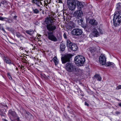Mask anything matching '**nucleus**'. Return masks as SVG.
<instances>
[{
    "label": "nucleus",
    "mask_w": 121,
    "mask_h": 121,
    "mask_svg": "<svg viewBox=\"0 0 121 121\" xmlns=\"http://www.w3.org/2000/svg\"><path fill=\"white\" fill-rule=\"evenodd\" d=\"M118 11L115 13L113 18L114 25L116 27L121 25V12Z\"/></svg>",
    "instance_id": "f257e3e1"
},
{
    "label": "nucleus",
    "mask_w": 121,
    "mask_h": 121,
    "mask_svg": "<svg viewBox=\"0 0 121 121\" xmlns=\"http://www.w3.org/2000/svg\"><path fill=\"white\" fill-rule=\"evenodd\" d=\"M65 69L67 71L71 72H78L81 70L73 64L69 62H68L66 64Z\"/></svg>",
    "instance_id": "f03ea898"
},
{
    "label": "nucleus",
    "mask_w": 121,
    "mask_h": 121,
    "mask_svg": "<svg viewBox=\"0 0 121 121\" xmlns=\"http://www.w3.org/2000/svg\"><path fill=\"white\" fill-rule=\"evenodd\" d=\"M103 31L102 29L98 27L94 28L92 30L91 34L94 37L99 36L100 34H102Z\"/></svg>",
    "instance_id": "7ed1b4c3"
},
{
    "label": "nucleus",
    "mask_w": 121,
    "mask_h": 121,
    "mask_svg": "<svg viewBox=\"0 0 121 121\" xmlns=\"http://www.w3.org/2000/svg\"><path fill=\"white\" fill-rule=\"evenodd\" d=\"M76 1L74 0H68L67 4L69 9L73 10L75 9Z\"/></svg>",
    "instance_id": "20e7f679"
},
{
    "label": "nucleus",
    "mask_w": 121,
    "mask_h": 121,
    "mask_svg": "<svg viewBox=\"0 0 121 121\" xmlns=\"http://www.w3.org/2000/svg\"><path fill=\"white\" fill-rule=\"evenodd\" d=\"M82 30L79 28H76L73 29L71 32L72 34L76 36H78L82 35Z\"/></svg>",
    "instance_id": "39448f33"
},
{
    "label": "nucleus",
    "mask_w": 121,
    "mask_h": 121,
    "mask_svg": "<svg viewBox=\"0 0 121 121\" xmlns=\"http://www.w3.org/2000/svg\"><path fill=\"white\" fill-rule=\"evenodd\" d=\"M48 38L49 39L52 41L56 42L57 41L56 37L53 34L52 32H48Z\"/></svg>",
    "instance_id": "423d86ee"
},
{
    "label": "nucleus",
    "mask_w": 121,
    "mask_h": 121,
    "mask_svg": "<svg viewBox=\"0 0 121 121\" xmlns=\"http://www.w3.org/2000/svg\"><path fill=\"white\" fill-rule=\"evenodd\" d=\"M83 13L82 11L80 9L77 10L75 11L73 14V15L75 17L79 18L81 17L82 16Z\"/></svg>",
    "instance_id": "0eeeda50"
},
{
    "label": "nucleus",
    "mask_w": 121,
    "mask_h": 121,
    "mask_svg": "<svg viewBox=\"0 0 121 121\" xmlns=\"http://www.w3.org/2000/svg\"><path fill=\"white\" fill-rule=\"evenodd\" d=\"M73 56L70 54L65 55L61 57V60H70V59Z\"/></svg>",
    "instance_id": "6e6552de"
},
{
    "label": "nucleus",
    "mask_w": 121,
    "mask_h": 121,
    "mask_svg": "<svg viewBox=\"0 0 121 121\" xmlns=\"http://www.w3.org/2000/svg\"><path fill=\"white\" fill-rule=\"evenodd\" d=\"M46 27L47 29L49 31H54L56 28V26L52 23L50 24L47 25Z\"/></svg>",
    "instance_id": "1a4fd4ad"
},
{
    "label": "nucleus",
    "mask_w": 121,
    "mask_h": 121,
    "mask_svg": "<svg viewBox=\"0 0 121 121\" xmlns=\"http://www.w3.org/2000/svg\"><path fill=\"white\" fill-rule=\"evenodd\" d=\"M102 65H104L106 66H110L113 65L114 63L109 61L106 62V61H98Z\"/></svg>",
    "instance_id": "9d476101"
},
{
    "label": "nucleus",
    "mask_w": 121,
    "mask_h": 121,
    "mask_svg": "<svg viewBox=\"0 0 121 121\" xmlns=\"http://www.w3.org/2000/svg\"><path fill=\"white\" fill-rule=\"evenodd\" d=\"M85 60L84 57L82 55L76 56L74 58V60Z\"/></svg>",
    "instance_id": "9b49d317"
},
{
    "label": "nucleus",
    "mask_w": 121,
    "mask_h": 121,
    "mask_svg": "<svg viewBox=\"0 0 121 121\" xmlns=\"http://www.w3.org/2000/svg\"><path fill=\"white\" fill-rule=\"evenodd\" d=\"M76 3L78 9H80L81 10L83 7L84 4L83 3L77 1H76Z\"/></svg>",
    "instance_id": "f8f14e48"
},
{
    "label": "nucleus",
    "mask_w": 121,
    "mask_h": 121,
    "mask_svg": "<svg viewBox=\"0 0 121 121\" xmlns=\"http://www.w3.org/2000/svg\"><path fill=\"white\" fill-rule=\"evenodd\" d=\"M53 22V20L50 18H46L45 20V22L47 25L50 24L52 23Z\"/></svg>",
    "instance_id": "ddd939ff"
},
{
    "label": "nucleus",
    "mask_w": 121,
    "mask_h": 121,
    "mask_svg": "<svg viewBox=\"0 0 121 121\" xmlns=\"http://www.w3.org/2000/svg\"><path fill=\"white\" fill-rule=\"evenodd\" d=\"M78 47L76 44H72L69 48L71 49L73 51H76L78 49Z\"/></svg>",
    "instance_id": "4468645a"
},
{
    "label": "nucleus",
    "mask_w": 121,
    "mask_h": 121,
    "mask_svg": "<svg viewBox=\"0 0 121 121\" xmlns=\"http://www.w3.org/2000/svg\"><path fill=\"white\" fill-rule=\"evenodd\" d=\"M89 23L92 25H96L98 24L96 20L93 19H90Z\"/></svg>",
    "instance_id": "2eb2a0df"
},
{
    "label": "nucleus",
    "mask_w": 121,
    "mask_h": 121,
    "mask_svg": "<svg viewBox=\"0 0 121 121\" xmlns=\"http://www.w3.org/2000/svg\"><path fill=\"white\" fill-rule=\"evenodd\" d=\"M0 20L2 21H5L8 22L10 23L12 22V20L9 19L5 17H3L0 16Z\"/></svg>",
    "instance_id": "dca6fc26"
},
{
    "label": "nucleus",
    "mask_w": 121,
    "mask_h": 121,
    "mask_svg": "<svg viewBox=\"0 0 121 121\" xmlns=\"http://www.w3.org/2000/svg\"><path fill=\"white\" fill-rule=\"evenodd\" d=\"M85 61H75V63L77 66H83Z\"/></svg>",
    "instance_id": "f3484780"
},
{
    "label": "nucleus",
    "mask_w": 121,
    "mask_h": 121,
    "mask_svg": "<svg viewBox=\"0 0 121 121\" xmlns=\"http://www.w3.org/2000/svg\"><path fill=\"white\" fill-rule=\"evenodd\" d=\"M33 3L39 6L40 5H42V3L40 1V0H32Z\"/></svg>",
    "instance_id": "a211bd4d"
},
{
    "label": "nucleus",
    "mask_w": 121,
    "mask_h": 121,
    "mask_svg": "<svg viewBox=\"0 0 121 121\" xmlns=\"http://www.w3.org/2000/svg\"><path fill=\"white\" fill-rule=\"evenodd\" d=\"M99 60H106V57L104 54H102L100 56Z\"/></svg>",
    "instance_id": "6ab92c4d"
},
{
    "label": "nucleus",
    "mask_w": 121,
    "mask_h": 121,
    "mask_svg": "<svg viewBox=\"0 0 121 121\" xmlns=\"http://www.w3.org/2000/svg\"><path fill=\"white\" fill-rule=\"evenodd\" d=\"M78 23H79V24L81 25L82 27H86V25L84 24V23L83 22V19L82 18L79 20H78Z\"/></svg>",
    "instance_id": "aec40b11"
},
{
    "label": "nucleus",
    "mask_w": 121,
    "mask_h": 121,
    "mask_svg": "<svg viewBox=\"0 0 121 121\" xmlns=\"http://www.w3.org/2000/svg\"><path fill=\"white\" fill-rule=\"evenodd\" d=\"M94 77L97 80V81H101L102 79V78L99 75H95Z\"/></svg>",
    "instance_id": "412c9836"
},
{
    "label": "nucleus",
    "mask_w": 121,
    "mask_h": 121,
    "mask_svg": "<svg viewBox=\"0 0 121 121\" xmlns=\"http://www.w3.org/2000/svg\"><path fill=\"white\" fill-rule=\"evenodd\" d=\"M32 9L34 13L36 14H38L39 12V10L37 9H35L33 7H32Z\"/></svg>",
    "instance_id": "4be33fe9"
},
{
    "label": "nucleus",
    "mask_w": 121,
    "mask_h": 121,
    "mask_svg": "<svg viewBox=\"0 0 121 121\" xmlns=\"http://www.w3.org/2000/svg\"><path fill=\"white\" fill-rule=\"evenodd\" d=\"M9 115L13 116H15L16 115V113L14 111H12L11 110H9Z\"/></svg>",
    "instance_id": "5701e85b"
},
{
    "label": "nucleus",
    "mask_w": 121,
    "mask_h": 121,
    "mask_svg": "<svg viewBox=\"0 0 121 121\" xmlns=\"http://www.w3.org/2000/svg\"><path fill=\"white\" fill-rule=\"evenodd\" d=\"M60 48L61 51H63L65 50V46L64 44H61L60 45Z\"/></svg>",
    "instance_id": "b1692460"
},
{
    "label": "nucleus",
    "mask_w": 121,
    "mask_h": 121,
    "mask_svg": "<svg viewBox=\"0 0 121 121\" xmlns=\"http://www.w3.org/2000/svg\"><path fill=\"white\" fill-rule=\"evenodd\" d=\"M71 42L69 40H67V47L69 48L72 45Z\"/></svg>",
    "instance_id": "393cba45"
},
{
    "label": "nucleus",
    "mask_w": 121,
    "mask_h": 121,
    "mask_svg": "<svg viewBox=\"0 0 121 121\" xmlns=\"http://www.w3.org/2000/svg\"><path fill=\"white\" fill-rule=\"evenodd\" d=\"M26 32L27 34L30 35H32V34L34 33V32L33 30H26Z\"/></svg>",
    "instance_id": "a878e982"
},
{
    "label": "nucleus",
    "mask_w": 121,
    "mask_h": 121,
    "mask_svg": "<svg viewBox=\"0 0 121 121\" xmlns=\"http://www.w3.org/2000/svg\"><path fill=\"white\" fill-rule=\"evenodd\" d=\"M116 8L118 10H121V3H119L117 4Z\"/></svg>",
    "instance_id": "bb28decb"
},
{
    "label": "nucleus",
    "mask_w": 121,
    "mask_h": 121,
    "mask_svg": "<svg viewBox=\"0 0 121 121\" xmlns=\"http://www.w3.org/2000/svg\"><path fill=\"white\" fill-rule=\"evenodd\" d=\"M20 111L21 114H23L24 113L25 114V113H26V114H27L28 115H29L30 114V113L29 112H27L25 110H24L23 109H22V110L21 109Z\"/></svg>",
    "instance_id": "cd10ccee"
},
{
    "label": "nucleus",
    "mask_w": 121,
    "mask_h": 121,
    "mask_svg": "<svg viewBox=\"0 0 121 121\" xmlns=\"http://www.w3.org/2000/svg\"><path fill=\"white\" fill-rule=\"evenodd\" d=\"M69 25L70 27V29L71 28L74 27V26L75 25L73 23L71 22L70 23Z\"/></svg>",
    "instance_id": "c85d7f7f"
},
{
    "label": "nucleus",
    "mask_w": 121,
    "mask_h": 121,
    "mask_svg": "<svg viewBox=\"0 0 121 121\" xmlns=\"http://www.w3.org/2000/svg\"><path fill=\"white\" fill-rule=\"evenodd\" d=\"M88 50L91 53L94 52L95 51L94 50L93 48H89L88 49Z\"/></svg>",
    "instance_id": "c756f323"
},
{
    "label": "nucleus",
    "mask_w": 121,
    "mask_h": 121,
    "mask_svg": "<svg viewBox=\"0 0 121 121\" xmlns=\"http://www.w3.org/2000/svg\"><path fill=\"white\" fill-rule=\"evenodd\" d=\"M1 3L2 4H3L4 5H6L8 4L7 2L5 0L2 1Z\"/></svg>",
    "instance_id": "7c9ffc66"
},
{
    "label": "nucleus",
    "mask_w": 121,
    "mask_h": 121,
    "mask_svg": "<svg viewBox=\"0 0 121 121\" xmlns=\"http://www.w3.org/2000/svg\"><path fill=\"white\" fill-rule=\"evenodd\" d=\"M7 75L8 77L9 78V79L10 80H11L12 79V78L10 74V73H7Z\"/></svg>",
    "instance_id": "2f4dec72"
},
{
    "label": "nucleus",
    "mask_w": 121,
    "mask_h": 121,
    "mask_svg": "<svg viewBox=\"0 0 121 121\" xmlns=\"http://www.w3.org/2000/svg\"><path fill=\"white\" fill-rule=\"evenodd\" d=\"M0 29L4 31V32L5 31L4 28L0 24Z\"/></svg>",
    "instance_id": "473e14b6"
},
{
    "label": "nucleus",
    "mask_w": 121,
    "mask_h": 121,
    "mask_svg": "<svg viewBox=\"0 0 121 121\" xmlns=\"http://www.w3.org/2000/svg\"><path fill=\"white\" fill-rule=\"evenodd\" d=\"M116 89L119 90L121 89V85H120L116 87Z\"/></svg>",
    "instance_id": "72a5a7b5"
},
{
    "label": "nucleus",
    "mask_w": 121,
    "mask_h": 121,
    "mask_svg": "<svg viewBox=\"0 0 121 121\" xmlns=\"http://www.w3.org/2000/svg\"><path fill=\"white\" fill-rule=\"evenodd\" d=\"M5 61L7 63L9 64V65L13 64V63L11 62V61Z\"/></svg>",
    "instance_id": "f704fd0d"
},
{
    "label": "nucleus",
    "mask_w": 121,
    "mask_h": 121,
    "mask_svg": "<svg viewBox=\"0 0 121 121\" xmlns=\"http://www.w3.org/2000/svg\"><path fill=\"white\" fill-rule=\"evenodd\" d=\"M55 65H56L58 63V61H53Z\"/></svg>",
    "instance_id": "c9c22d12"
},
{
    "label": "nucleus",
    "mask_w": 121,
    "mask_h": 121,
    "mask_svg": "<svg viewBox=\"0 0 121 121\" xmlns=\"http://www.w3.org/2000/svg\"><path fill=\"white\" fill-rule=\"evenodd\" d=\"M57 60V58L55 56L52 59V60Z\"/></svg>",
    "instance_id": "e433bc0d"
},
{
    "label": "nucleus",
    "mask_w": 121,
    "mask_h": 121,
    "mask_svg": "<svg viewBox=\"0 0 121 121\" xmlns=\"http://www.w3.org/2000/svg\"><path fill=\"white\" fill-rule=\"evenodd\" d=\"M16 36L18 37H19L21 36V35L19 33H17L16 34Z\"/></svg>",
    "instance_id": "4c0bfd02"
},
{
    "label": "nucleus",
    "mask_w": 121,
    "mask_h": 121,
    "mask_svg": "<svg viewBox=\"0 0 121 121\" xmlns=\"http://www.w3.org/2000/svg\"><path fill=\"white\" fill-rule=\"evenodd\" d=\"M57 2L59 3H61L62 1L61 0H57Z\"/></svg>",
    "instance_id": "58836bf2"
},
{
    "label": "nucleus",
    "mask_w": 121,
    "mask_h": 121,
    "mask_svg": "<svg viewBox=\"0 0 121 121\" xmlns=\"http://www.w3.org/2000/svg\"><path fill=\"white\" fill-rule=\"evenodd\" d=\"M63 36L65 39L66 38V35L65 33L64 34Z\"/></svg>",
    "instance_id": "ea45409f"
},
{
    "label": "nucleus",
    "mask_w": 121,
    "mask_h": 121,
    "mask_svg": "<svg viewBox=\"0 0 121 121\" xmlns=\"http://www.w3.org/2000/svg\"><path fill=\"white\" fill-rule=\"evenodd\" d=\"M85 105H87V106H88V104L86 102H85Z\"/></svg>",
    "instance_id": "a19ab883"
},
{
    "label": "nucleus",
    "mask_w": 121,
    "mask_h": 121,
    "mask_svg": "<svg viewBox=\"0 0 121 121\" xmlns=\"http://www.w3.org/2000/svg\"><path fill=\"white\" fill-rule=\"evenodd\" d=\"M67 61H62V63L63 64H64L66 63Z\"/></svg>",
    "instance_id": "79ce46f5"
},
{
    "label": "nucleus",
    "mask_w": 121,
    "mask_h": 121,
    "mask_svg": "<svg viewBox=\"0 0 121 121\" xmlns=\"http://www.w3.org/2000/svg\"><path fill=\"white\" fill-rule=\"evenodd\" d=\"M20 49L21 50H23V48L22 47H20Z\"/></svg>",
    "instance_id": "37998d69"
},
{
    "label": "nucleus",
    "mask_w": 121,
    "mask_h": 121,
    "mask_svg": "<svg viewBox=\"0 0 121 121\" xmlns=\"http://www.w3.org/2000/svg\"><path fill=\"white\" fill-rule=\"evenodd\" d=\"M118 105L119 106H120L121 107V103H119L118 104Z\"/></svg>",
    "instance_id": "c03bdc74"
},
{
    "label": "nucleus",
    "mask_w": 121,
    "mask_h": 121,
    "mask_svg": "<svg viewBox=\"0 0 121 121\" xmlns=\"http://www.w3.org/2000/svg\"><path fill=\"white\" fill-rule=\"evenodd\" d=\"M116 113L117 114H119L120 113V112H118V111H117L116 112Z\"/></svg>",
    "instance_id": "a18cd8bd"
},
{
    "label": "nucleus",
    "mask_w": 121,
    "mask_h": 121,
    "mask_svg": "<svg viewBox=\"0 0 121 121\" xmlns=\"http://www.w3.org/2000/svg\"><path fill=\"white\" fill-rule=\"evenodd\" d=\"M17 17V16H14V17L15 18H16Z\"/></svg>",
    "instance_id": "49530a36"
},
{
    "label": "nucleus",
    "mask_w": 121,
    "mask_h": 121,
    "mask_svg": "<svg viewBox=\"0 0 121 121\" xmlns=\"http://www.w3.org/2000/svg\"><path fill=\"white\" fill-rule=\"evenodd\" d=\"M23 62H25V61H24Z\"/></svg>",
    "instance_id": "de8ad7c7"
},
{
    "label": "nucleus",
    "mask_w": 121,
    "mask_h": 121,
    "mask_svg": "<svg viewBox=\"0 0 121 121\" xmlns=\"http://www.w3.org/2000/svg\"><path fill=\"white\" fill-rule=\"evenodd\" d=\"M4 7H6V6H4Z\"/></svg>",
    "instance_id": "09e8293b"
},
{
    "label": "nucleus",
    "mask_w": 121,
    "mask_h": 121,
    "mask_svg": "<svg viewBox=\"0 0 121 121\" xmlns=\"http://www.w3.org/2000/svg\"><path fill=\"white\" fill-rule=\"evenodd\" d=\"M5 121H7V120H5Z\"/></svg>",
    "instance_id": "8fccbe9b"
},
{
    "label": "nucleus",
    "mask_w": 121,
    "mask_h": 121,
    "mask_svg": "<svg viewBox=\"0 0 121 121\" xmlns=\"http://www.w3.org/2000/svg\"><path fill=\"white\" fill-rule=\"evenodd\" d=\"M5 60L7 61V60Z\"/></svg>",
    "instance_id": "3c124183"
},
{
    "label": "nucleus",
    "mask_w": 121,
    "mask_h": 121,
    "mask_svg": "<svg viewBox=\"0 0 121 121\" xmlns=\"http://www.w3.org/2000/svg\"><path fill=\"white\" fill-rule=\"evenodd\" d=\"M0 6H1V4H0Z\"/></svg>",
    "instance_id": "603ef678"
}]
</instances>
